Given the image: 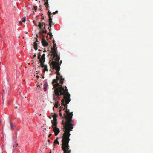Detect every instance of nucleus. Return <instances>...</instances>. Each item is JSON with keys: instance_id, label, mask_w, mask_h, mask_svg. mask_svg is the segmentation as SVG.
<instances>
[{"instance_id": "nucleus-1", "label": "nucleus", "mask_w": 153, "mask_h": 153, "mask_svg": "<svg viewBox=\"0 0 153 153\" xmlns=\"http://www.w3.org/2000/svg\"><path fill=\"white\" fill-rule=\"evenodd\" d=\"M63 79V82H60L61 81L60 78L59 77L56 76V79L53 80L52 84L53 87L55 88L54 90V94L53 95V100L55 101H56V99L55 96H57L58 98L60 95H63V98L61 100L62 104L64 106V108L63 106H60V109L59 111H61L62 110H66L67 108V104H68L71 101L70 98V95L68 93V90L66 86L62 87L63 84L64 79L62 77ZM65 112V111H64Z\"/></svg>"}, {"instance_id": "nucleus-2", "label": "nucleus", "mask_w": 153, "mask_h": 153, "mask_svg": "<svg viewBox=\"0 0 153 153\" xmlns=\"http://www.w3.org/2000/svg\"><path fill=\"white\" fill-rule=\"evenodd\" d=\"M64 113V117L66 119V122L64 120L62 121V124L63 125V131L64 132L63 135L62 137V148L63 144H67L69 145V143L70 140L69 138L71 134L70 131L73 128V126L74 125V121L72 120L73 112H70L69 109H66Z\"/></svg>"}, {"instance_id": "nucleus-3", "label": "nucleus", "mask_w": 153, "mask_h": 153, "mask_svg": "<svg viewBox=\"0 0 153 153\" xmlns=\"http://www.w3.org/2000/svg\"><path fill=\"white\" fill-rule=\"evenodd\" d=\"M53 47L51 48V53H52L51 56L52 60L51 64L52 65L53 69L56 71V74L57 75L56 77L58 76L60 77V80L61 81L60 82L62 83L63 82V80L62 79L63 76L61 75L59 72L60 69L59 65H60L59 62V61L60 59V57L57 54L56 44L55 43L54 40H53Z\"/></svg>"}, {"instance_id": "nucleus-4", "label": "nucleus", "mask_w": 153, "mask_h": 153, "mask_svg": "<svg viewBox=\"0 0 153 153\" xmlns=\"http://www.w3.org/2000/svg\"><path fill=\"white\" fill-rule=\"evenodd\" d=\"M62 149L64 151L63 153H72L71 150L70 149V146L67 144H63Z\"/></svg>"}, {"instance_id": "nucleus-5", "label": "nucleus", "mask_w": 153, "mask_h": 153, "mask_svg": "<svg viewBox=\"0 0 153 153\" xmlns=\"http://www.w3.org/2000/svg\"><path fill=\"white\" fill-rule=\"evenodd\" d=\"M57 123L52 124V126L53 128V130L55 133V136H57L60 132L59 129L57 128Z\"/></svg>"}, {"instance_id": "nucleus-6", "label": "nucleus", "mask_w": 153, "mask_h": 153, "mask_svg": "<svg viewBox=\"0 0 153 153\" xmlns=\"http://www.w3.org/2000/svg\"><path fill=\"white\" fill-rule=\"evenodd\" d=\"M57 117V114H54L53 116V120H51L52 124H55V123H57L56 119Z\"/></svg>"}, {"instance_id": "nucleus-7", "label": "nucleus", "mask_w": 153, "mask_h": 153, "mask_svg": "<svg viewBox=\"0 0 153 153\" xmlns=\"http://www.w3.org/2000/svg\"><path fill=\"white\" fill-rule=\"evenodd\" d=\"M42 45L44 47L47 46L48 45V43L46 41L44 37L42 38Z\"/></svg>"}, {"instance_id": "nucleus-8", "label": "nucleus", "mask_w": 153, "mask_h": 153, "mask_svg": "<svg viewBox=\"0 0 153 153\" xmlns=\"http://www.w3.org/2000/svg\"><path fill=\"white\" fill-rule=\"evenodd\" d=\"M41 22H39L38 26L39 27L40 30H42L43 28L44 27V26H45V24L43 22H42V20H41Z\"/></svg>"}, {"instance_id": "nucleus-9", "label": "nucleus", "mask_w": 153, "mask_h": 153, "mask_svg": "<svg viewBox=\"0 0 153 153\" xmlns=\"http://www.w3.org/2000/svg\"><path fill=\"white\" fill-rule=\"evenodd\" d=\"M45 61L40 60V65L42 68H44L47 65L44 64V63L45 62Z\"/></svg>"}, {"instance_id": "nucleus-10", "label": "nucleus", "mask_w": 153, "mask_h": 153, "mask_svg": "<svg viewBox=\"0 0 153 153\" xmlns=\"http://www.w3.org/2000/svg\"><path fill=\"white\" fill-rule=\"evenodd\" d=\"M44 91H45L47 90V88L48 87V84L47 82L45 83L44 85Z\"/></svg>"}, {"instance_id": "nucleus-11", "label": "nucleus", "mask_w": 153, "mask_h": 153, "mask_svg": "<svg viewBox=\"0 0 153 153\" xmlns=\"http://www.w3.org/2000/svg\"><path fill=\"white\" fill-rule=\"evenodd\" d=\"M45 54H43L42 56L41 55V58L40 59V60H44L45 61Z\"/></svg>"}, {"instance_id": "nucleus-12", "label": "nucleus", "mask_w": 153, "mask_h": 153, "mask_svg": "<svg viewBox=\"0 0 153 153\" xmlns=\"http://www.w3.org/2000/svg\"><path fill=\"white\" fill-rule=\"evenodd\" d=\"M33 45L34 46L35 50H37V45L36 42H35L34 43V44Z\"/></svg>"}, {"instance_id": "nucleus-13", "label": "nucleus", "mask_w": 153, "mask_h": 153, "mask_svg": "<svg viewBox=\"0 0 153 153\" xmlns=\"http://www.w3.org/2000/svg\"><path fill=\"white\" fill-rule=\"evenodd\" d=\"M59 142L58 141V138L55 139L54 142V145L55 146L56 144H57L59 145Z\"/></svg>"}, {"instance_id": "nucleus-14", "label": "nucleus", "mask_w": 153, "mask_h": 153, "mask_svg": "<svg viewBox=\"0 0 153 153\" xmlns=\"http://www.w3.org/2000/svg\"><path fill=\"white\" fill-rule=\"evenodd\" d=\"M13 147L14 148H15L14 149H14H16V147H17V145H18V144H17L16 143V141H15V143L13 144Z\"/></svg>"}, {"instance_id": "nucleus-15", "label": "nucleus", "mask_w": 153, "mask_h": 153, "mask_svg": "<svg viewBox=\"0 0 153 153\" xmlns=\"http://www.w3.org/2000/svg\"><path fill=\"white\" fill-rule=\"evenodd\" d=\"M45 26H44V27L43 28L42 30H43V33H46L47 31V30L45 29Z\"/></svg>"}, {"instance_id": "nucleus-16", "label": "nucleus", "mask_w": 153, "mask_h": 153, "mask_svg": "<svg viewBox=\"0 0 153 153\" xmlns=\"http://www.w3.org/2000/svg\"><path fill=\"white\" fill-rule=\"evenodd\" d=\"M49 25L50 28L52 26V25H53V24L52 21H49Z\"/></svg>"}, {"instance_id": "nucleus-17", "label": "nucleus", "mask_w": 153, "mask_h": 153, "mask_svg": "<svg viewBox=\"0 0 153 153\" xmlns=\"http://www.w3.org/2000/svg\"><path fill=\"white\" fill-rule=\"evenodd\" d=\"M44 69L43 71V72H45L46 71H48V70L47 68V66H46L44 68Z\"/></svg>"}, {"instance_id": "nucleus-18", "label": "nucleus", "mask_w": 153, "mask_h": 153, "mask_svg": "<svg viewBox=\"0 0 153 153\" xmlns=\"http://www.w3.org/2000/svg\"><path fill=\"white\" fill-rule=\"evenodd\" d=\"M58 104H59L58 102H56V103H55V104L54 106L56 108H57L58 107Z\"/></svg>"}, {"instance_id": "nucleus-19", "label": "nucleus", "mask_w": 153, "mask_h": 153, "mask_svg": "<svg viewBox=\"0 0 153 153\" xmlns=\"http://www.w3.org/2000/svg\"><path fill=\"white\" fill-rule=\"evenodd\" d=\"M41 54L40 53H39L38 54V59L40 60V59H41Z\"/></svg>"}, {"instance_id": "nucleus-20", "label": "nucleus", "mask_w": 153, "mask_h": 153, "mask_svg": "<svg viewBox=\"0 0 153 153\" xmlns=\"http://www.w3.org/2000/svg\"><path fill=\"white\" fill-rule=\"evenodd\" d=\"M42 31H40L39 32V34L42 36V34L43 33V32L42 30H41Z\"/></svg>"}, {"instance_id": "nucleus-21", "label": "nucleus", "mask_w": 153, "mask_h": 153, "mask_svg": "<svg viewBox=\"0 0 153 153\" xmlns=\"http://www.w3.org/2000/svg\"><path fill=\"white\" fill-rule=\"evenodd\" d=\"M10 126L11 128L12 129H14V126H13V125L12 123H10Z\"/></svg>"}, {"instance_id": "nucleus-22", "label": "nucleus", "mask_w": 153, "mask_h": 153, "mask_svg": "<svg viewBox=\"0 0 153 153\" xmlns=\"http://www.w3.org/2000/svg\"><path fill=\"white\" fill-rule=\"evenodd\" d=\"M22 22H25L26 21V18H23L22 19Z\"/></svg>"}, {"instance_id": "nucleus-23", "label": "nucleus", "mask_w": 153, "mask_h": 153, "mask_svg": "<svg viewBox=\"0 0 153 153\" xmlns=\"http://www.w3.org/2000/svg\"><path fill=\"white\" fill-rule=\"evenodd\" d=\"M59 115L61 117L63 118L62 114V113L61 112V111H59Z\"/></svg>"}, {"instance_id": "nucleus-24", "label": "nucleus", "mask_w": 153, "mask_h": 153, "mask_svg": "<svg viewBox=\"0 0 153 153\" xmlns=\"http://www.w3.org/2000/svg\"><path fill=\"white\" fill-rule=\"evenodd\" d=\"M44 4L45 5V6H47V5H48V1H47V2H45Z\"/></svg>"}, {"instance_id": "nucleus-25", "label": "nucleus", "mask_w": 153, "mask_h": 153, "mask_svg": "<svg viewBox=\"0 0 153 153\" xmlns=\"http://www.w3.org/2000/svg\"><path fill=\"white\" fill-rule=\"evenodd\" d=\"M37 6H34V9L35 10V11H36L37 9Z\"/></svg>"}, {"instance_id": "nucleus-26", "label": "nucleus", "mask_w": 153, "mask_h": 153, "mask_svg": "<svg viewBox=\"0 0 153 153\" xmlns=\"http://www.w3.org/2000/svg\"><path fill=\"white\" fill-rule=\"evenodd\" d=\"M49 22L50 21H52V19L51 18V16L49 17Z\"/></svg>"}, {"instance_id": "nucleus-27", "label": "nucleus", "mask_w": 153, "mask_h": 153, "mask_svg": "<svg viewBox=\"0 0 153 153\" xmlns=\"http://www.w3.org/2000/svg\"><path fill=\"white\" fill-rule=\"evenodd\" d=\"M48 15L49 16H49H51V12H50L49 11H48Z\"/></svg>"}, {"instance_id": "nucleus-28", "label": "nucleus", "mask_w": 153, "mask_h": 153, "mask_svg": "<svg viewBox=\"0 0 153 153\" xmlns=\"http://www.w3.org/2000/svg\"><path fill=\"white\" fill-rule=\"evenodd\" d=\"M58 11L56 10L55 12H53V14H55L57 13H58Z\"/></svg>"}, {"instance_id": "nucleus-29", "label": "nucleus", "mask_w": 153, "mask_h": 153, "mask_svg": "<svg viewBox=\"0 0 153 153\" xmlns=\"http://www.w3.org/2000/svg\"><path fill=\"white\" fill-rule=\"evenodd\" d=\"M52 33L51 32L49 31L48 33V35H52Z\"/></svg>"}, {"instance_id": "nucleus-30", "label": "nucleus", "mask_w": 153, "mask_h": 153, "mask_svg": "<svg viewBox=\"0 0 153 153\" xmlns=\"http://www.w3.org/2000/svg\"><path fill=\"white\" fill-rule=\"evenodd\" d=\"M45 6L48 9H49V6L48 5H47V6Z\"/></svg>"}, {"instance_id": "nucleus-31", "label": "nucleus", "mask_w": 153, "mask_h": 153, "mask_svg": "<svg viewBox=\"0 0 153 153\" xmlns=\"http://www.w3.org/2000/svg\"><path fill=\"white\" fill-rule=\"evenodd\" d=\"M49 36H50V39H51V38L53 37V35L52 34Z\"/></svg>"}, {"instance_id": "nucleus-32", "label": "nucleus", "mask_w": 153, "mask_h": 153, "mask_svg": "<svg viewBox=\"0 0 153 153\" xmlns=\"http://www.w3.org/2000/svg\"><path fill=\"white\" fill-rule=\"evenodd\" d=\"M42 16V18H41V20H43L44 19V16Z\"/></svg>"}, {"instance_id": "nucleus-33", "label": "nucleus", "mask_w": 153, "mask_h": 153, "mask_svg": "<svg viewBox=\"0 0 153 153\" xmlns=\"http://www.w3.org/2000/svg\"><path fill=\"white\" fill-rule=\"evenodd\" d=\"M36 53H35V54H34V55H33V58H34V57H36Z\"/></svg>"}, {"instance_id": "nucleus-34", "label": "nucleus", "mask_w": 153, "mask_h": 153, "mask_svg": "<svg viewBox=\"0 0 153 153\" xmlns=\"http://www.w3.org/2000/svg\"><path fill=\"white\" fill-rule=\"evenodd\" d=\"M51 135H52V134H49V135L48 136V137H49Z\"/></svg>"}, {"instance_id": "nucleus-35", "label": "nucleus", "mask_w": 153, "mask_h": 153, "mask_svg": "<svg viewBox=\"0 0 153 153\" xmlns=\"http://www.w3.org/2000/svg\"><path fill=\"white\" fill-rule=\"evenodd\" d=\"M48 30H49V31H50L51 30V28L49 29V28H48Z\"/></svg>"}, {"instance_id": "nucleus-36", "label": "nucleus", "mask_w": 153, "mask_h": 153, "mask_svg": "<svg viewBox=\"0 0 153 153\" xmlns=\"http://www.w3.org/2000/svg\"><path fill=\"white\" fill-rule=\"evenodd\" d=\"M36 77H37V78L38 79L39 77V76L37 75V76H36Z\"/></svg>"}, {"instance_id": "nucleus-37", "label": "nucleus", "mask_w": 153, "mask_h": 153, "mask_svg": "<svg viewBox=\"0 0 153 153\" xmlns=\"http://www.w3.org/2000/svg\"><path fill=\"white\" fill-rule=\"evenodd\" d=\"M48 0H43V1L44 2H45V1H48Z\"/></svg>"}, {"instance_id": "nucleus-38", "label": "nucleus", "mask_w": 153, "mask_h": 153, "mask_svg": "<svg viewBox=\"0 0 153 153\" xmlns=\"http://www.w3.org/2000/svg\"><path fill=\"white\" fill-rule=\"evenodd\" d=\"M19 23H21V24H22V22L21 21L19 22Z\"/></svg>"}, {"instance_id": "nucleus-39", "label": "nucleus", "mask_w": 153, "mask_h": 153, "mask_svg": "<svg viewBox=\"0 0 153 153\" xmlns=\"http://www.w3.org/2000/svg\"><path fill=\"white\" fill-rule=\"evenodd\" d=\"M36 42H38V40L37 39H36Z\"/></svg>"}, {"instance_id": "nucleus-40", "label": "nucleus", "mask_w": 153, "mask_h": 153, "mask_svg": "<svg viewBox=\"0 0 153 153\" xmlns=\"http://www.w3.org/2000/svg\"><path fill=\"white\" fill-rule=\"evenodd\" d=\"M1 121L0 120V124L1 123Z\"/></svg>"}, {"instance_id": "nucleus-41", "label": "nucleus", "mask_w": 153, "mask_h": 153, "mask_svg": "<svg viewBox=\"0 0 153 153\" xmlns=\"http://www.w3.org/2000/svg\"><path fill=\"white\" fill-rule=\"evenodd\" d=\"M38 87H40V86H39V85H38Z\"/></svg>"}, {"instance_id": "nucleus-42", "label": "nucleus", "mask_w": 153, "mask_h": 153, "mask_svg": "<svg viewBox=\"0 0 153 153\" xmlns=\"http://www.w3.org/2000/svg\"><path fill=\"white\" fill-rule=\"evenodd\" d=\"M16 108H18V107H17V106H16Z\"/></svg>"}, {"instance_id": "nucleus-43", "label": "nucleus", "mask_w": 153, "mask_h": 153, "mask_svg": "<svg viewBox=\"0 0 153 153\" xmlns=\"http://www.w3.org/2000/svg\"><path fill=\"white\" fill-rule=\"evenodd\" d=\"M45 51H43L44 52H45Z\"/></svg>"}, {"instance_id": "nucleus-44", "label": "nucleus", "mask_w": 153, "mask_h": 153, "mask_svg": "<svg viewBox=\"0 0 153 153\" xmlns=\"http://www.w3.org/2000/svg\"><path fill=\"white\" fill-rule=\"evenodd\" d=\"M41 10V8H40V9H39V11H40V10Z\"/></svg>"}, {"instance_id": "nucleus-45", "label": "nucleus", "mask_w": 153, "mask_h": 153, "mask_svg": "<svg viewBox=\"0 0 153 153\" xmlns=\"http://www.w3.org/2000/svg\"><path fill=\"white\" fill-rule=\"evenodd\" d=\"M60 62H61V63H62V61H60Z\"/></svg>"}, {"instance_id": "nucleus-46", "label": "nucleus", "mask_w": 153, "mask_h": 153, "mask_svg": "<svg viewBox=\"0 0 153 153\" xmlns=\"http://www.w3.org/2000/svg\"><path fill=\"white\" fill-rule=\"evenodd\" d=\"M48 38V36H46V38Z\"/></svg>"}, {"instance_id": "nucleus-47", "label": "nucleus", "mask_w": 153, "mask_h": 153, "mask_svg": "<svg viewBox=\"0 0 153 153\" xmlns=\"http://www.w3.org/2000/svg\"><path fill=\"white\" fill-rule=\"evenodd\" d=\"M36 1H37L38 0H35Z\"/></svg>"}, {"instance_id": "nucleus-48", "label": "nucleus", "mask_w": 153, "mask_h": 153, "mask_svg": "<svg viewBox=\"0 0 153 153\" xmlns=\"http://www.w3.org/2000/svg\"><path fill=\"white\" fill-rule=\"evenodd\" d=\"M3 100H4L3 97Z\"/></svg>"}, {"instance_id": "nucleus-49", "label": "nucleus", "mask_w": 153, "mask_h": 153, "mask_svg": "<svg viewBox=\"0 0 153 153\" xmlns=\"http://www.w3.org/2000/svg\"><path fill=\"white\" fill-rule=\"evenodd\" d=\"M26 33H27H27H28V32H27Z\"/></svg>"}]
</instances>
